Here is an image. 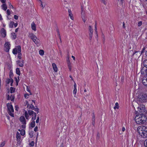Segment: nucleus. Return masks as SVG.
Masks as SVG:
<instances>
[{"mask_svg":"<svg viewBox=\"0 0 147 147\" xmlns=\"http://www.w3.org/2000/svg\"><path fill=\"white\" fill-rule=\"evenodd\" d=\"M147 118L145 115H136L135 116L134 120L137 124H142L145 123L146 120Z\"/></svg>","mask_w":147,"mask_h":147,"instance_id":"obj_1","label":"nucleus"},{"mask_svg":"<svg viewBox=\"0 0 147 147\" xmlns=\"http://www.w3.org/2000/svg\"><path fill=\"white\" fill-rule=\"evenodd\" d=\"M137 97L138 102L142 103L147 102V93H141L137 96Z\"/></svg>","mask_w":147,"mask_h":147,"instance_id":"obj_2","label":"nucleus"},{"mask_svg":"<svg viewBox=\"0 0 147 147\" xmlns=\"http://www.w3.org/2000/svg\"><path fill=\"white\" fill-rule=\"evenodd\" d=\"M138 110L137 111L136 114L142 116V115H144L145 113L146 110L145 108V106L144 105H140L138 108Z\"/></svg>","mask_w":147,"mask_h":147,"instance_id":"obj_3","label":"nucleus"},{"mask_svg":"<svg viewBox=\"0 0 147 147\" xmlns=\"http://www.w3.org/2000/svg\"><path fill=\"white\" fill-rule=\"evenodd\" d=\"M143 64L144 67L141 70V74L144 76H147V59L144 61Z\"/></svg>","mask_w":147,"mask_h":147,"instance_id":"obj_4","label":"nucleus"},{"mask_svg":"<svg viewBox=\"0 0 147 147\" xmlns=\"http://www.w3.org/2000/svg\"><path fill=\"white\" fill-rule=\"evenodd\" d=\"M7 112L12 117H14L13 113L14 112V109L11 103H8L7 104Z\"/></svg>","mask_w":147,"mask_h":147,"instance_id":"obj_5","label":"nucleus"},{"mask_svg":"<svg viewBox=\"0 0 147 147\" xmlns=\"http://www.w3.org/2000/svg\"><path fill=\"white\" fill-rule=\"evenodd\" d=\"M137 131L143 138L147 137V129H137Z\"/></svg>","mask_w":147,"mask_h":147,"instance_id":"obj_6","label":"nucleus"},{"mask_svg":"<svg viewBox=\"0 0 147 147\" xmlns=\"http://www.w3.org/2000/svg\"><path fill=\"white\" fill-rule=\"evenodd\" d=\"M38 129H34L33 130L31 129L29 131V134L30 138H32L35 134H37V137L36 138V141L37 142V138L38 135V133L37 132Z\"/></svg>","mask_w":147,"mask_h":147,"instance_id":"obj_7","label":"nucleus"},{"mask_svg":"<svg viewBox=\"0 0 147 147\" xmlns=\"http://www.w3.org/2000/svg\"><path fill=\"white\" fill-rule=\"evenodd\" d=\"M20 121L23 124L22 125V127L23 129H25L26 127L25 125L26 124L25 119L24 116H21L20 117Z\"/></svg>","mask_w":147,"mask_h":147,"instance_id":"obj_8","label":"nucleus"},{"mask_svg":"<svg viewBox=\"0 0 147 147\" xmlns=\"http://www.w3.org/2000/svg\"><path fill=\"white\" fill-rule=\"evenodd\" d=\"M81 17L82 18V19L84 22H85L86 20V16L85 11L84 10V9L82 7H81Z\"/></svg>","mask_w":147,"mask_h":147,"instance_id":"obj_9","label":"nucleus"},{"mask_svg":"<svg viewBox=\"0 0 147 147\" xmlns=\"http://www.w3.org/2000/svg\"><path fill=\"white\" fill-rule=\"evenodd\" d=\"M10 44L8 42H6L5 44L4 50L6 52L9 51L10 49Z\"/></svg>","mask_w":147,"mask_h":147,"instance_id":"obj_10","label":"nucleus"},{"mask_svg":"<svg viewBox=\"0 0 147 147\" xmlns=\"http://www.w3.org/2000/svg\"><path fill=\"white\" fill-rule=\"evenodd\" d=\"M89 39L90 40H91L92 36V33L93 32V29L92 28V27L90 26H89Z\"/></svg>","mask_w":147,"mask_h":147,"instance_id":"obj_11","label":"nucleus"},{"mask_svg":"<svg viewBox=\"0 0 147 147\" xmlns=\"http://www.w3.org/2000/svg\"><path fill=\"white\" fill-rule=\"evenodd\" d=\"M67 63V66L69 69V71H70L71 70V63L69 59V57H68L66 60Z\"/></svg>","mask_w":147,"mask_h":147,"instance_id":"obj_12","label":"nucleus"},{"mask_svg":"<svg viewBox=\"0 0 147 147\" xmlns=\"http://www.w3.org/2000/svg\"><path fill=\"white\" fill-rule=\"evenodd\" d=\"M16 62L17 64L20 67H23L24 66V60H22V61L20 60H18Z\"/></svg>","mask_w":147,"mask_h":147,"instance_id":"obj_13","label":"nucleus"},{"mask_svg":"<svg viewBox=\"0 0 147 147\" xmlns=\"http://www.w3.org/2000/svg\"><path fill=\"white\" fill-rule=\"evenodd\" d=\"M16 140H17V143H20L21 142V136L19 132H17L16 134Z\"/></svg>","mask_w":147,"mask_h":147,"instance_id":"obj_14","label":"nucleus"},{"mask_svg":"<svg viewBox=\"0 0 147 147\" xmlns=\"http://www.w3.org/2000/svg\"><path fill=\"white\" fill-rule=\"evenodd\" d=\"M1 34L4 37H5L6 35V30L4 28H2L1 29Z\"/></svg>","mask_w":147,"mask_h":147,"instance_id":"obj_15","label":"nucleus"},{"mask_svg":"<svg viewBox=\"0 0 147 147\" xmlns=\"http://www.w3.org/2000/svg\"><path fill=\"white\" fill-rule=\"evenodd\" d=\"M28 36L31 39L34 38V39H38L37 37L36 36L32 33H29Z\"/></svg>","mask_w":147,"mask_h":147,"instance_id":"obj_16","label":"nucleus"},{"mask_svg":"<svg viewBox=\"0 0 147 147\" xmlns=\"http://www.w3.org/2000/svg\"><path fill=\"white\" fill-rule=\"evenodd\" d=\"M68 13L69 16L70 18L72 20H74V18L73 16V14H72L71 11L70 9H68Z\"/></svg>","mask_w":147,"mask_h":147,"instance_id":"obj_17","label":"nucleus"},{"mask_svg":"<svg viewBox=\"0 0 147 147\" xmlns=\"http://www.w3.org/2000/svg\"><path fill=\"white\" fill-rule=\"evenodd\" d=\"M142 82L144 85L147 86V78L142 79Z\"/></svg>","mask_w":147,"mask_h":147,"instance_id":"obj_18","label":"nucleus"},{"mask_svg":"<svg viewBox=\"0 0 147 147\" xmlns=\"http://www.w3.org/2000/svg\"><path fill=\"white\" fill-rule=\"evenodd\" d=\"M52 66L54 70L56 72H57V67L56 64L55 63H53Z\"/></svg>","mask_w":147,"mask_h":147,"instance_id":"obj_19","label":"nucleus"},{"mask_svg":"<svg viewBox=\"0 0 147 147\" xmlns=\"http://www.w3.org/2000/svg\"><path fill=\"white\" fill-rule=\"evenodd\" d=\"M31 28L32 30L34 31H36V25L34 22H33L31 24Z\"/></svg>","mask_w":147,"mask_h":147,"instance_id":"obj_20","label":"nucleus"},{"mask_svg":"<svg viewBox=\"0 0 147 147\" xmlns=\"http://www.w3.org/2000/svg\"><path fill=\"white\" fill-rule=\"evenodd\" d=\"M15 49H16L17 51V52L18 53L21 52V46L20 45L17 46L16 48H15Z\"/></svg>","mask_w":147,"mask_h":147,"instance_id":"obj_21","label":"nucleus"},{"mask_svg":"<svg viewBox=\"0 0 147 147\" xmlns=\"http://www.w3.org/2000/svg\"><path fill=\"white\" fill-rule=\"evenodd\" d=\"M19 131L20 132V134L22 136H24L25 133V131L24 129H22L21 130L20 129H19Z\"/></svg>","mask_w":147,"mask_h":147,"instance_id":"obj_22","label":"nucleus"},{"mask_svg":"<svg viewBox=\"0 0 147 147\" xmlns=\"http://www.w3.org/2000/svg\"><path fill=\"white\" fill-rule=\"evenodd\" d=\"M1 6L2 7V9L4 11H6L7 9V6L5 4H3Z\"/></svg>","mask_w":147,"mask_h":147,"instance_id":"obj_23","label":"nucleus"},{"mask_svg":"<svg viewBox=\"0 0 147 147\" xmlns=\"http://www.w3.org/2000/svg\"><path fill=\"white\" fill-rule=\"evenodd\" d=\"M35 122L34 121H32L30 124V126L32 128L34 127L35 126Z\"/></svg>","mask_w":147,"mask_h":147,"instance_id":"obj_24","label":"nucleus"},{"mask_svg":"<svg viewBox=\"0 0 147 147\" xmlns=\"http://www.w3.org/2000/svg\"><path fill=\"white\" fill-rule=\"evenodd\" d=\"M16 73L17 74L20 76V70L19 68H17L16 69Z\"/></svg>","mask_w":147,"mask_h":147,"instance_id":"obj_25","label":"nucleus"},{"mask_svg":"<svg viewBox=\"0 0 147 147\" xmlns=\"http://www.w3.org/2000/svg\"><path fill=\"white\" fill-rule=\"evenodd\" d=\"M10 92L11 93H12L14 92L15 91V88L12 87L10 88Z\"/></svg>","mask_w":147,"mask_h":147,"instance_id":"obj_26","label":"nucleus"},{"mask_svg":"<svg viewBox=\"0 0 147 147\" xmlns=\"http://www.w3.org/2000/svg\"><path fill=\"white\" fill-rule=\"evenodd\" d=\"M28 114L30 115H34V113H35L33 111L31 110H29L28 111Z\"/></svg>","mask_w":147,"mask_h":147,"instance_id":"obj_27","label":"nucleus"},{"mask_svg":"<svg viewBox=\"0 0 147 147\" xmlns=\"http://www.w3.org/2000/svg\"><path fill=\"white\" fill-rule=\"evenodd\" d=\"M95 116L94 114H93L92 118V124L94 125L95 124Z\"/></svg>","mask_w":147,"mask_h":147,"instance_id":"obj_28","label":"nucleus"},{"mask_svg":"<svg viewBox=\"0 0 147 147\" xmlns=\"http://www.w3.org/2000/svg\"><path fill=\"white\" fill-rule=\"evenodd\" d=\"M119 108V104L118 102H116L115 104V106L114 107V109H118Z\"/></svg>","mask_w":147,"mask_h":147,"instance_id":"obj_29","label":"nucleus"},{"mask_svg":"<svg viewBox=\"0 0 147 147\" xmlns=\"http://www.w3.org/2000/svg\"><path fill=\"white\" fill-rule=\"evenodd\" d=\"M15 98V96L14 95L11 94L10 97V99L11 101H13Z\"/></svg>","mask_w":147,"mask_h":147,"instance_id":"obj_30","label":"nucleus"},{"mask_svg":"<svg viewBox=\"0 0 147 147\" xmlns=\"http://www.w3.org/2000/svg\"><path fill=\"white\" fill-rule=\"evenodd\" d=\"M33 41L36 44H38V39H34V38L32 39Z\"/></svg>","mask_w":147,"mask_h":147,"instance_id":"obj_31","label":"nucleus"},{"mask_svg":"<svg viewBox=\"0 0 147 147\" xmlns=\"http://www.w3.org/2000/svg\"><path fill=\"white\" fill-rule=\"evenodd\" d=\"M25 117L26 119H28L29 117V115H28L27 111H26L25 112Z\"/></svg>","mask_w":147,"mask_h":147,"instance_id":"obj_32","label":"nucleus"},{"mask_svg":"<svg viewBox=\"0 0 147 147\" xmlns=\"http://www.w3.org/2000/svg\"><path fill=\"white\" fill-rule=\"evenodd\" d=\"M22 54L21 53V52H19L18 53V57L19 58V59H22Z\"/></svg>","mask_w":147,"mask_h":147,"instance_id":"obj_33","label":"nucleus"},{"mask_svg":"<svg viewBox=\"0 0 147 147\" xmlns=\"http://www.w3.org/2000/svg\"><path fill=\"white\" fill-rule=\"evenodd\" d=\"M39 53L40 55H43L44 53V52L42 50H40L39 51Z\"/></svg>","mask_w":147,"mask_h":147,"instance_id":"obj_34","label":"nucleus"},{"mask_svg":"<svg viewBox=\"0 0 147 147\" xmlns=\"http://www.w3.org/2000/svg\"><path fill=\"white\" fill-rule=\"evenodd\" d=\"M11 34L13 36L12 38L14 40L16 38V34L15 33H12Z\"/></svg>","mask_w":147,"mask_h":147,"instance_id":"obj_35","label":"nucleus"},{"mask_svg":"<svg viewBox=\"0 0 147 147\" xmlns=\"http://www.w3.org/2000/svg\"><path fill=\"white\" fill-rule=\"evenodd\" d=\"M14 22H11L9 24V27L10 28H12L13 27Z\"/></svg>","mask_w":147,"mask_h":147,"instance_id":"obj_36","label":"nucleus"},{"mask_svg":"<svg viewBox=\"0 0 147 147\" xmlns=\"http://www.w3.org/2000/svg\"><path fill=\"white\" fill-rule=\"evenodd\" d=\"M12 52H13V53L14 55L18 53L17 50H16V49H13Z\"/></svg>","mask_w":147,"mask_h":147,"instance_id":"obj_37","label":"nucleus"},{"mask_svg":"<svg viewBox=\"0 0 147 147\" xmlns=\"http://www.w3.org/2000/svg\"><path fill=\"white\" fill-rule=\"evenodd\" d=\"M124 77L123 76H122L121 78V81H120V82L121 84H122L123 82L124 81Z\"/></svg>","mask_w":147,"mask_h":147,"instance_id":"obj_38","label":"nucleus"},{"mask_svg":"<svg viewBox=\"0 0 147 147\" xmlns=\"http://www.w3.org/2000/svg\"><path fill=\"white\" fill-rule=\"evenodd\" d=\"M32 116H34V117H33L32 118V120H35L36 118V113H34V115H33Z\"/></svg>","mask_w":147,"mask_h":147,"instance_id":"obj_39","label":"nucleus"},{"mask_svg":"<svg viewBox=\"0 0 147 147\" xmlns=\"http://www.w3.org/2000/svg\"><path fill=\"white\" fill-rule=\"evenodd\" d=\"M95 30L96 34L97 35V31L96 27V22L95 25Z\"/></svg>","mask_w":147,"mask_h":147,"instance_id":"obj_40","label":"nucleus"},{"mask_svg":"<svg viewBox=\"0 0 147 147\" xmlns=\"http://www.w3.org/2000/svg\"><path fill=\"white\" fill-rule=\"evenodd\" d=\"M5 144V142L4 141L2 142L0 144V147H3Z\"/></svg>","mask_w":147,"mask_h":147,"instance_id":"obj_41","label":"nucleus"},{"mask_svg":"<svg viewBox=\"0 0 147 147\" xmlns=\"http://www.w3.org/2000/svg\"><path fill=\"white\" fill-rule=\"evenodd\" d=\"M30 108L32 110H34V107L33 105H32L31 104L30 106Z\"/></svg>","mask_w":147,"mask_h":147,"instance_id":"obj_42","label":"nucleus"},{"mask_svg":"<svg viewBox=\"0 0 147 147\" xmlns=\"http://www.w3.org/2000/svg\"><path fill=\"white\" fill-rule=\"evenodd\" d=\"M11 79H12L11 78H10V79H8L7 81V84H9L10 82H11Z\"/></svg>","mask_w":147,"mask_h":147,"instance_id":"obj_43","label":"nucleus"},{"mask_svg":"<svg viewBox=\"0 0 147 147\" xmlns=\"http://www.w3.org/2000/svg\"><path fill=\"white\" fill-rule=\"evenodd\" d=\"M142 22L141 21H140L139 22L138 24V26L140 27L141 26V25H142Z\"/></svg>","mask_w":147,"mask_h":147,"instance_id":"obj_44","label":"nucleus"},{"mask_svg":"<svg viewBox=\"0 0 147 147\" xmlns=\"http://www.w3.org/2000/svg\"><path fill=\"white\" fill-rule=\"evenodd\" d=\"M30 145L32 146H33L34 145V141H32L29 144Z\"/></svg>","mask_w":147,"mask_h":147,"instance_id":"obj_45","label":"nucleus"},{"mask_svg":"<svg viewBox=\"0 0 147 147\" xmlns=\"http://www.w3.org/2000/svg\"><path fill=\"white\" fill-rule=\"evenodd\" d=\"M35 111H36L37 112V113H38L39 112V109L38 108H35L34 109Z\"/></svg>","mask_w":147,"mask_h":147,"instance_id":"obj_46","label":"nucleus"},{"mask_svg":"<svg viewBox=\"0 0 147 147\" xmlns=\"http://www.w3.org/2000/svg\"><path fill=\"white\" fill-rule=\"evenodd\" d=\"M13 76V74L12 72L10 71V72L9 76L10 78H12Z\"/></svg>","mask_w":147,"mask_h":147,"instance_id":"obj_47","label":"nucleus"},{"mask_svg":"<svg viewBox=\"0 0 147 147\" xmlns=\"http://www.w3.org/2000/svg\"><path fill=\"white\" fill-rule=\"evenodd\" d=\"M77 89H74V90L73 91V94H74L76 95L77 92Z\"/></svg>","mask_w":147,"mask_h":147,"instance_id":"obj_48","label":"nucleus"},{"mask_svg":"<svg viewBox=\"0 0 147 147\" xmlns=\"http://www.w3.org/2000/svg\"><path fill=\"white\" fill-rule=\"evenodd\" d=\"M9 8H13V6L11 5V3L9 2Z\"/></svg>","mask_w":147,"mask_h":147,"instance_id":"obj_49","label":"nucleus"},{"mask_svg":"<svg viewBox=\"0 0 147 147\" xmlns=\"http://www.w3.org/2000/svg\"><path fill=\"white\" fill-rule=\"evenodd\" d=\"M7 14L8 15H10L11 13L10 10L8 9H7Z\"/></svg>","mask_w":147,"mask_h":147,"instance_id":"obj_50","label":"nucleus"},{"mask_svg":"<svg viewBox=\"0 0 147 147\" xmlns=\"http://www.w3.org/2000/svg\"><path fill=\"white\" fill-rule=\"evenodd\" d=\"M57 33H58V35H59V38L60 39V42H61V36L60 35V34H59V31H57Z\"/></svg>","mask_w":147,"mask_h":147,"instance_id":"obj_51","label":"nucleus"},{"mask_svg":"<svg viewBox=\"0 0 147 147\" xmlns=\"http://www.w3.org/2000/svg\"><path fill=\"white\" fill-rule=\"evenodd\" d=\"M144 145L146 147H147V139L145 140L144 142Z\"/></svg>","mask_w":147,"mask_h":147,"instance_id":"obj_52","label":"nucleus"},{"mask_svg":"<svg viewBox=\"0 0 147 147\" xmlns=\"http://www.w3.org/2000/svg\"><path fill=\"white\" fill-rule=\"evenodd\" d=\"M40 1H41V6H42V9H43V8L45 7V5H43L42 4V2L41 1H40V0H39Z\"/></svg>","mask_w":147,"mask_h":147,"instance_id":"obj_53","label":"nucleus"},{"mask_svg":"<svg viewBox=\"0 0 147 147\" xmlns=\"http://www.w3.org/2000/svg\"><path fill=\"white\" fill-rule=\"evenodd\" d=\"M14 18L16 20H18V17L17 16L15 15L14 16Z\"/></svg>","mask_w":147,"mask_h":147,"instance_id":"obj_54","label":"nucleus"},{"mask_svg":"<svg viewBox=\"0 0 147 147\" xmlns=\"http://www.w3.org/2000/svg\"><path fill=\"white\" fill-rule=\"evenodd\" d=\"M28 96H29V95L28 94H25L24 95V97L26 98H28Z\"/></svg>","mask_w":147,"mask_h":147,"instance_id":"obj_55","label":"nucleus"},{"mask_svg":"<svg viewBox=\"0 0 147 147\" xmlns=\"http://www.w3.org/2000/svg\"><path fill=\"white\" fill-rule=\"evenodd\" d=\"M10 99V96L9 95H7V100H9Z\"/></svg>","mask_w":147,"mask_h":147,"instance_id":"obj_56","label":"nucleus"},{"mask_svg":"<svg viewBox=\"0 0 147 147\" xmlns=\"http://www.w3.org/2000/svg\"><path fill=\"white\" fill-rule=\"evenodd\" d=\"M100 137V135L98 133L97 134V136L96 137L97 139H99Z\"/></svg>","mask_w":147,"mask_h":147,"instance_id":"obj_57","label":"nucleus"},{"mask_svg":"<svg viewBox=\"0 0 147 147\" xmlns=\"http://www.w3.org/2000/svg\"><path fill=\"white\" fill-rule=\"evenodd\" d=\"M13 79H11V82L10 86H12L13 83Z\"/></svg>","mask_w":147,"mask_h":147,"instance_id":"obj_58","label":"nucleus"},{"mask_svg":"<svg viewBox=\"0 0 147 147\" xmlns=\"http://www.w3.org/2000/svg\"><path fill=\"white\" fill-rule=\"evenodd\" d=\"M0 1L2 3H5L6 1V0H0Z\"/></svg>","mask_w":147,"mask_h":147,"instance_id":"obj_59","label":"nucleus"},{"mask_svg":"<svg viewBox=\"0 0 147 147\" xmlns=\"http://www.w3.org/2000/svg\"><path fill=\"white\" fill-rule=\"evenodd\" d=\"M74 89H76V85L75 83L74 85Z\"/></svg>","mask_w":147,"mask_h":147,"instance_id":"obj_60","label":"nucleus"},{"mask_svg":"<svg viewBox=\"0 0 147 147\" xmlns=\"http://www.w3.org/2000/svg\"><path fill=\"white\" fill-rule=\"evenodd\" d=\"M125 24L123 22V28H125Z\"/></svg>","mask_w":147,"mask_h":147,"instance_id":"obj_61","label":"nucleus"},{"mask_svg":"<svg viewBox=\"0 0 147 147\" xmlns=\"http://www.w3.org/2000/svg\"><path fill=\"white\" fill-rule=\"evenodd\" d=\"M13 25H14V27H16L18 25V24L17 23H14Z\"/></svg>","mask_w":147,"mask_h":147,"instance_id":"obj_62","label":"nucleus"},{"mask_svg":"<svg viewBox=\"0 0 147 147\" xmlns=\"http://www.w3.org/2000/svg\"><path fill=\"white\" fill-rule=\"evenodd\" d=\"M71 57L72 58L74 59V60H75V57L74 56H73L72 55L71 56Z\"/></svg>","mask_w":147,"mask_h":147,"instance_id":"obj_63","label":"nucleus"},{"mask_svg":"<svg viewBox=\"0 0 147 147\" xmlns=\"http://www.w3.org/2000/svg\"><path fill=\"white\" fill-rule=\"evenodd\" d=\"M18 28H16V30H15V32H18Z\"/></svg>","mask_w":147,"mask_h":147,"instance_id":"obj_64","label":"nucleus"}]
</instances>
